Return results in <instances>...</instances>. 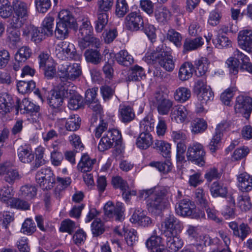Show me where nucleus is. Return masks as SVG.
Here are the masks:
<instances>
[{"label": "nucleus", "instance_id": "f257e3e1", "mask_svg": "<svg viewBox=\"0 0 252 252\" xmlns=\"http://www.w3.org/2000/svg\"><path fill=\"white\" fill-rule=\"evenodd\" d=\"M171 196L170 188L167 187H155L149 189L140 190L138 197L146 200L149 211H161L169 207Z\"/></svg>", "mask_w": 252, "mask_h": 252}, {"label": "nucleus", "instance_id": "f03ea898", "mask_svg": "<svg viewBox=\"0 0 252 252\" xmlns=\"http://www.w3.org/2000/svg\"><path fill=\"white\" fill-rule=\"evenodd\" d=\"M59 22H57L55 30V37L59 40L66 39L69 35V29H76L78 24L70 12L62 10L58 14Z\"/></svg>", "mask_w": 252, "mask_h": 252}, {"label": "nucleus", "instance_id": "7ed1b4c3", "mask_svg": "<svg viewBox=\"0 0 252 252\" xmlns=\"http://www.w3.org/2000/svg\"><path fill=\"white\" fill-rule=\"evenodd\" d=\"M150 59L165 70L171 72L175 68V63L171 55V50L163 45L158 46L156 51L151 53Z\"/></svg>", "mask_w": 252, "mask_h": 252}, {"label": "nucleus", "instance_id": "20e7f679", "mask_svg": "<svg viewBox=\"0 0 252 252\" xmlns=\"http://www.w3.org/2000/svg\"><path fill=\"white\" fill-rule=\"evenodd\" d=\"M31 4L19 0H14L12 2V8L14 15L11 18V26L19 28L25 21L28 18Z\"/></svg>", "mask_w": 252, "mask_h": 252}, {"label": "nucleus", "instance_id": "39448f33", "mask_svg": "<svg viewBox=\"0 0 252 252\" xmlns=\"http://www.w3.org/2000/svg\"><path fill=\"white\" fill-rule=\"evenodd\" d=\"M56 57L62 60H78L80 57L77 54L75 46L67 41L59 42L55 48Z\"/></svg>", "mask_w": 252, "mask_h": 252}, {"label": "nucleus", "instance_id": "423d86ee", "mask_svg": "<svg viewBox=\"0 0 252 252\" xmlns=\"http://www.w3.org/2000/svg\"><path fill=\"white\" fill-rule=\"evenodd\" d=\"M187 157L189 160L202 166L205 163V152L203 146L198 142L190 144L187 149Z\"/></svg>", "mask_w": 252, "mask_h": 252}, {"label": "nucleus", "instance_id": "0eeeda50", "mask_svg": "<svg viewBox=\"0 0 252 252\" xmlns=\"http://www.w3.org/2000/svg\"><path fill=\"white\" fill-rule=\"evenodd\" d=\"M58 69L60 77L66 80H75L82 74L81 65L77 63H65L60 64Z\"/></svg>", "mask_w": 252, "mask_h": 252}, {"label": "nucleus", "instance_id": "6e6552de", "mask_svg": "<svg viewBox=\"0 0 252 252\" xmlns=\"http://www.w3.org/2000/svg\"><path fill=\"white\" fill-rule=\"evenodd\" d=\"M35 180L43 189H49L53 188L56 182L53 172L50 168H42L38 171L35 175Z\"/></svg>", "mask_w": 252, "mask_h": 252}, {"label": "nucleus", "instance_id": "1a4fd4ad", "mask_svg": "<svg viewBox=\"0 0 252 252\" xmlns=\"http://www.w3.org/2000/svg\"><path fill=\"white\" fill-rule=\"evenodd\" d=\"M15 107L17 113L20 112L22 114H29L32 117L35 116L36 118H32V122L37 123L38 122L39 107L28 99H23L21 102L19 99H17Z\"/></svg>", "mask_w": 252, "mask_h": 252}, {"label": "nucleus", "instance_id": "9d476101", "mask_svg": "<svg viewBox=\"0 0 252 252\" xmlns=\"http://www.w3.org/2000/svg\"><path fill=\"white\" fill-rule=\"evenodd\" d=\"M122 138L121 132L117 129H109L100 139L98 149L103 152L110 149L114 142H118Z\"/></svg>", "mask_w": 252, "mask_h": 252}, {"label": "nucleus", "instance_id": "9b49d317", "mask_svg": "<svg viewBox=\"0 0 252 252\" xmlns=\"http://www.w3.org/2000/svg\"><path fill=\"white\" fill-rule=\"evenodd\" d=\"M183 229V224L174 215L165 218L161 223V229L165 236L175 235Z\"/></svg>", "mask_w": 252, "mask_h": 252}, {"label": "nucleus", "instance_id": "f8f14e48", "mask_svg": "<svg viewBox=\"0 0 252 252\" xmlns=\"http://www.w3.org/2000/svg\"><path fill=\"white\" fill-rule=\"evenodd\" d=\"M105 215L109 218H115L122 221L124 219L125 208L123 203L117 202L115 205L112 201H108L104 206Z\"/></svg>", "mask_w": 252, "mask_h": 252}, {"label": "nucleus", "instance_id": "ddd939ff", "mask_svg": "<svg viewBox=\"0 0 252 252\" xmlns=\"http://www.w3.org/2000/svg\"><path fill=\"white\" fill-rule=\"evenodd\" d=\"M234 109L236 113L241 114L248 119L252 111V98L239 95L236 98Z\"/></svg>", "mask_w": 252, "mask_h": 252}, {"label": "nucleus", "instance_id": "4468645a", "mask_svg": "<svg viewBox=\"0 0 252 252\" xmlns=\"http://www.w3.org/2000/svg\"><path fill=\"white\" fill-rule=\"evenodd\" d=\"M195 90L197 93L198 100L202 104H206L214 98L213 92L203 80H198L196 82Z\"/></svg>", "mask_w": 252, "mask_h": 252}, {"label": "nucleus", "instance_id": "2eb2a0df", "mask_svg": "<svg viewBox=\"0 0 252 252\" xmlns=\"http://www.w3.org/2000/svg\"><path fill=\"white\" fill-rule=\"evenodd\" d=\"M175 212L180 216L186 217L194 215L195 212V206L193 202L188 198L179 200L176 204L175 207Z\"/></svg>", "mask_w": 252, "mask_h": 252}, {"label": "nucleus", "instance_id": "dca6fc26", "mask_svg": "<svg viewBox=\"0 0 252 252\" xmlns=\"http://www.w3.org/2000/svg\"><path fill=\"white\" fill-rule=\"evenodd\" d=\"M80 118L77 115H73L68 118L58 119L56 125L60 129L74 131L80 127Z\"/></svg>", "mask_w": 252, "mask_h": 252}, {"label": "nucleus", "instance_id": "f3484780", "mask_svg": "<svg viewBox=\"0 0 252 252\" xmlns=\"http://www.w3.org/2000/svg\"><path fill=\"white\" fill-rule=\"evenodd\" d=\"M170 117L172 121L182 124L189 121L190 112L185 106L178 105L171 109Z\"/></svg>", "mask_w": 252, "mask_h": 252}, {"label": "nucleus", "instance_id": "a211bd4d", "mask_svg": "<svg viewBox=\"0 0 252 252\" xmlns=\"http://www.w3.org/2000/svg\"><path fill=\"white\" fill-rule=\"evenodd\" d=\"M0 175L3 176L5 182L11 186L22 177L18 170L6 165H0Z\"/></svg>", "mask_w": 252, "mask_h": 252}, {"label": "nucleus", "instance_id": "6ab92c4d", "mask_svg": "<svg viewBox=\"0 0 252 252\" xmlns=\"http://www.w3.org/2000/svg\"><path fill=\"white\" fill-rule=\"evenodd\" d=\"M17 154L19 161L23 163H31L34 159V153L28 144L20 146L17 150Z\"/></svg>", "mask_w": 252, "mask_h": 252}, {"label": "nucleus", "instance_id": "aec40b11", "mask_svg": "<svg viewBox=\"0 0 252 252\" xmlns=\"http://www.w3.org/2000/svg\"><path fill=\"white\" fill-rule=\"evenodd\" d=\"M238 42L242 49L248 52H252V31L245 29L240 31L238 34Z\"/></svg>", "mask_w": 252, "mask_h": 252}, {"label": "nucleus", "instance_id": "412c9836", "mask_svg": "<svg viewBox=\"0 0 252 252\" xmlns=\"http://www.w3.org/2000/svg\"><path fill=\"white\" fill-rule=\"evenodd\" d=\"M228 226L233 231V235L242 241L244 240L252 232L251 228L245 223L238 225L237 222L231 221L229 223Z\"/></svg>", "mask_w": 252, "mask_h": 252}, {"label": "nucleus", "instance_id": "4be33fe9", "mask_svg": "<svg viewBox=\"0 0 252 252\" xmlns=\"http://www.w3.org/2000/svg\"><path fill=\"white\" fill-rule=\"evenodd\" d=\"M68 87L66 89L64 88L63 91H65V93L63 94L64 97H70L68 103V107L70 110H77L80 108L82 105V98L80 95L75 94L74 86H72V89Z\"/></svg>", "mask_w": 252, "mask_h": 252}, {"label": "nucleus", "instance_id": "5701e85b", "mask_svg": "<svg viewBox=\"0 0 252 252\" xmlns=\"http://www.w3.org/2000/svg\"><path fill=\"white\" fill-rule=\"evenodd\" d=\"M155 99L158 112L161 115H167L173 105L172 101L160 93L156 94Z\"/></svg>", "mask_w": 252, "mask_h": 252}, {"label": "nucleus", "instance_id": "b1692460", "mask_svg": "<svg viewBox=\"0 0 252 252\" xmlns=\"http://www.w3.org/2000/svg\"><path fill=\"white\" fill-rule=\"evenodd\" d=\"M143 24V20L140 15L136 12L129 13L125 18V24L130 31H137L139 26Z\"/></svg>", "mask_w": 252, "mask_h": 252}, {"label": "nucleus", "instance_id": "393cba45", "mask_svg": "<svg viewBox=\"0 0 252 252\" xmlns=\"http://www.w3.org/2000/svg\"><path fill=\"white\" fill-rule=\"evenodd\" d=\"M237 187L242 192H248L252 190V176L246 172L239 174L237 177Z\"/></svg>", "mask_w": 252, "mask_h": 252}, {"label": "nucleus", "instance_id": "a878e982", "mask_svg": "<svg viewBox=\"0 0 252 252\" xmlns=\"http://www.w3.org/2000/svg\"><path fill=\"white\" fill-rule=\"evenodd\" d=\"M237 52L243 53L238 49H235L233 52L232 56L228 58L225 61V64L229 70V73L234 75L238 73L240 64L239 61L240 56H236Z\"/></svg>", "mask_w": 252, "mask_h": 252}, {"label": "nucleus", "instance_id": "bb28decb", "mask_svg": "<svg viewBox=\"0 0 252 252\" xmlns=\"http://www.w3.org/2000/svg\"><path fill=\"white\" fill-rule=\"evenodd\" d=\"M91 35H85L78 33V45L81 49H84L89 46L98 48L100 47V42L98 38L94 37Z\"/></svg>", "mask_w": 252, "mask_h": 252}, {"label": "nucleus", "instance_id": "cd10ccee", "mask_svg": "<svg viewBox=\"0 0 252 252\" xmlns=\"http://www.w3.org/2000/svg\"><path fill=\"white\" fill-rule=\"evenodd\" d=\"M23 34L26 36H31V40L35 43L40 42L46 36L41 31L32 25L26 26L23 29Z\"/></svg>", "mask_w": 252, "mask_h": 252}, {"label": "nucleus", "instance_id": "c85d7f7f", "mask_svg": "<svg viewBox=\"0 0 252 252\" xmlns=\"http://www.w3.org/2000/svg\"><path fill=\"white\" fill-rule=\"evenodd\" d=\"M135 113L131 106L127 104H122L119 106V117L124 123L132 121L135 118Z\"/></svg>", "mask_w": 252, "mask_h": 252}, {"label": "nucleus", "instance_id": "c756f323", "mask_svg": "<svg viewBox=\"0 0 252 252\" xmlns=\"http://www.w3.org/2000/svg\"><path fill=\"white\" fill-rule=\"evenodd\" d=\"M13 107L11 96L6 93L0 94V114L5 116L9 114Z\"/></svg>", "mask_w": 252, "mask_h": 252}, {"label": "nucleus", "instance_id": "7c9ffc66", "mask_svg": "<svg viewBox=\"0 0 252 252\" xmlns=\"http://www.w3.org/2000/svg\"><path fill=\"white\" fill-rule=\"evenodd\" d=\"M166 247L168 250L171 252H176L181 249L184 245L182 239L177 234L166 236Z\"/></svg>", "mask_w": 252, "mask_h": 252}, {"label": "nucleus", "instance_id": "2f4dec72", "mask_svg": "<svg viewBox=\"0 0 252 252\" xmlns=\"http://www.w3.org/2000/svg\"><path fill=\"white\" fill-rule=\"evenodd\" d=\"M154 142L150 132H141L136 140V145L141 150H146L152 145Z\"/></svg>", "mask_w": 252, "mask_h": 252}, {"label": "nucleus", "instance_id": "473e14b6", "mask_svg": "<svg viewBox=\"0 0 252 252\" xmlns=\"http://www.w3.org/2000/svg\"><path fill=\"white\" fill-rule=\"evenodd\" d=\"M15 191L13 187L5 185L0 187V202L8 206L13 199Z\"/></svg>", "mask_w": 252, "mask_h": 252}, {"label": "nucleus", "instance_id": "72a5a7b5", "mask_svg": "<svg viewBox=\"0 0 252 252\" xmlns=\"http://www.w3.org/2000/svg\"><path fill=\"white\" fill-rule=\"evenodd\" d=\"M114 123L113 116H109L100 120L98 126L95 127L94 130L95 137L100 138L103 132L106 130L108 127H109V129H112L111 127L114 126Z\"/></svg>", "mask_w": 252, "mask_h": 252}, {"label": "nucleus", "instance_id": "f704fd0d", "mask_svg": "<svg viewBox=\"0 0 252 252\" xmlns=\"http://www.w3.org/2000/svg\"><path fill=\"white\" fill-rule=\"evenodd\" d=\"M194 70L193 64L189 62L182 63L179 68L178 77L181 81H186L190 78Z\"/></svg>", "mask_w": 252, "mask_h": 252}, {"label": "nucleus", "instance_id": "c9c22d12", "mask_svg": "<svg viewBox=\"0 0 252 252\" xmlns=\"http://www.w3.org/2000/svg\"><path fill=\"white\" fill-rule=\"evenodd\" d=\"M210 192L214 197H225L228 192V187L222 182H215L211 185Z\"/></svg>", "mask_w": 252, "mask_h": 252}, {"label": "nucleus", "instance_id": "e433bc0d", "mask_svg": "<svg viewBox=\"0 0 252 252\" xmlns=\"http://www.w3.org/2000/svg\"><path fill=\"white\" fill-rule=\"evenodd\" d=\"M37 189L34 185L26 184L21 187L19 195L27 200H32L37 195Z\"/></svg>", "mask_w": 252, "mask_h": 252}, {"label": "nucleus", "instance_id": "4c0bfd02", "mask_svg": "<svg viewBox=\"0 0 252 252\" xmlns=\"http://www.w3.org/2000/svg\"><path fill=\"white\" fill-rule=\"evenodd\" d=\"M63 92L61 94V91H52L51 95L48 99L49 106L54 109L59 110L63 103Z\"/></svg>", "mask_w": 252, "mask_h": 252}, {"label": "nucleus", "instance_id": "58836bf2", "mask_svg": "<svg viewBox=\"0 0 252 252\" xmlns=\"http://www.w3.org/2000/svg\"><path fill=\"white\" fill-rule=\"evenodd\" d=\"M95 161V159H92L88 155L84 154L78 164V169L83 172H89L92 169Z\"/></svg>", "mask_w": 252, "mask_h": 252}, {"label": "nucleus", "instance_id": "ea45409f", "mask_svg": "<svg viewBox=\"0 0 252 252\" xmlns=\"http://www.w3.org/2000/svg\"><path fill=\"white\" fill-rule=\"evenodd\" d=\"M190 96L191 91L186 87H179L174 93V99L179 103L185 102L189 99Z\"/></svg>", "mask_w": 252, "mask_h": 252}, {"label": "nucleus", "instance_id": "a19ab883", "mask_svg": "<svg viewBox=\"0 0 252 252\" xmlns=\"http://www.w3.org/2000/svg\"><path fill=\"white\" fill-rule=\"evenodd\" d=\"M204 44L202 37H198L194 39H186L184 43V50L186 52L196 50Z\"/></svg>", "mask_w": 252, "mask_h": 252}, {"label": "nucleus", "instance_id": "79ce46f5", "mask_svg": "<svg viewBox=\"0 0 252 252\" xmlns=\"http://www.w3.org/2000/svg\"><path fill=\"white\" fill-rule=\"evenodd\" d=\"M125 239L128 246L132 247L138 241L137 231L133 228L123 227Z\"/></svg>", "mask_w": 252, "mask_h": 252}, {"label": "nucleus", "instance_id": "37998d69", "mask_svg": "<svg viewBox=\"0 0 252 252\" xmlns=\"http://www.w3.org/2000/svg\"><path fill=\"white\" fill-rule=\"evenodd\" d=\"M155 148L158 150L160 154L164 158L170 157L171 145L167 141L163 140H156L155 143Z\"/></svg>", "mask_w": 252, "mask_h": 252}, {"label": "nucleus", "instance_id": "c03bdc74", "mask_svg": "<svg viewBox=\"0 0 252 252\" xmlns=\"http://www.w3.org/2000/svg\"><path fill=\"white\" fill-rule=\"evenodd\" d=\"M32 55V50L28 46H24L20 48L15 54L16 62L25 63Z\"/></svg>", "mask_w": 252, "mask_h": 252}, {"label": "nucleus", "instance_id": "a18cd8bd", "mask_svg": "<svg viewBox=\"0 0 252 252\" xmlns=\"http://www.w3.org/2000/svg\"><path fill=\"white\" fill-rule=\"evenodd\" d=\"M54 18L47 15L42 22L41 30L46 36H50L53 34V26Z\"/></svg>", "mask_w": 252, "mask_h": 252}, {"label": "nucleus", "instance_id": "49530a36", "mask_svg": "<svg viewBox=\"0 0 252 252\" xmlns=\"http://www.w3.org/2000/svg\"><path fill=\"white\" fill-rule=\"evenodd\" d=\"M145 77V72L142 67L135 65L128 73L126 81H136L142 79Z\"/></svg>", "mask_w": 252, "mask_h": 252}, {"label": "nucleus", "instance_id": "de8ad7c7", "mask_svg": "<svg viewBox=\"0 0 252 252\" xmlns=\"http://www.w3.org/2000/svg\"><path fill=\"white\" fill-rule=\"evenodd\" d=\"M117 62L120 64L125 66H128L133 63V59L127 51L122 50L115 56Z\"/></svg>", "mask_w": 252, "mask_h": 252}, {"label": "nucleus", "instance_id": "09e8293b", "mask_svg": "<svg viewBox=\"0 0 252 252\" xmlns=\"http://www.w3.org/2000/svg\"><path fill=\"white\" fill-rule=\"evenodd\" d=\"M84 56L87 62L91 63L94 64H97L101 61V56L99 51L97 49H92L87 50L84 53Z\"/></svg>", "mask_w": 252, "mask_h": 252}, {"label": "nucleus", "instance_id": "8fccbe9b", "mask_svg": "<svg viewBox=\"0 0 252 252\" xmlns=\"http://www.w3.org/2000/svg\"><path fill=\"white\" fill-rule=\"evenodd\" d=\"M207 127L206 122L201 118H196L191 122L190 130L192 133L203 132Z\"/></svg>", "mask_w": 252, "mask_h": 252}, {"label": "nucleus", "instance_id": "3c124183", "mask_svg": "<svg viewBox=\"0 0 252 252\" xmlns=\"http://www.w3.org/2000/svg\"><path fill=\"white\" fill-rule=\"evenodd\" d=\"M237 206L242 210L247 211L252 207L251 198L248 194L239 195L237 199Z\"/></svg>", "mask_w": 252, "mask_h": 252}, {"label": "nucleus", "instance_id": "603ef678", "mask_svg": "<svg viewBox=\"0 0 252 252\" xmlns=\"http://www.w3.org/2000/svg\"><path fill=\"white\" fill-rule=\"evenodd\" d=\"M157 20L160 23H164L169 20L171 17V13L165 6L158 7L155 13Z\"/></svg>", "mask_w": 252, "mask_h": 252}, {"label": "nucleus", "instance_id": "864d4df0", "mask_svg": "<svg viewBox=\"0 0 252 252\" xmlns=\"http://www.w3.org/2000/svg\"><path fill=\"white\" fill-rule=\"evenodd\" d=\"M108 13L97 12V20L95 23V30L97 32H101L108 22Z\"/></svg>", "mask_w": 252, "mask_h": 252}, {"label": "nucleus", "instance_id": "5fc2aeb1", "mask_svg": "<svg viewBox=\"0 0 252 252\" xmlns=\"http://www.w3.org/2000/svg\"><path fill=\"white\" fill-rule=\"evenodd\" d=\"M18 92L25 94L30 93L35 87V83L33 81H19L17 85Z\"/></svg>", "mask_w": 252, "mask_h": 252}, {"label": "nucleus", "instance_id": "6e6d98bb", "mask_svg": "<svg viewBox=\"0 0 252 252\" xmlns=\"http://www.w3.org/2000/svg\"><path fill=\"white\" fill-rule=\"evenodd\" d=\"M78 22L80 23L79 29V34H82L85 35H91L93 32V29L91 26V22L87 17H84Z\"/></svg>", "mask_w": 252, "mask_h": 252}, {"label": "nucleus", "instance_id": "4d7b16f0", "mask_svg": "<svg viewBox=\"0 0 252 252\" xmlns=\"http://www.w3.org/2000/svg\"><path fill=\"white\" fill-rule=\"evenodd\" d=\"M213 43L216 48L222 49L228 47L231 44V41L225 34L219 33L213 40Z\"/></svg>", "mask_w": 252, "mask_h": 252}, {"label": "nucleus", "instance_id": "13d9d810", "mask_svg": "<svg viewBox=\"0 0 252 252\" xmlns=\"http://www.w3.org/2000/svg\"><path fill=\"white\" fill-rule=\"evenodd\" d=\"M128 11V5L126 0H117L115 13L118 17H123Z\"/></svg>", "mask_w": 252, "mask_h": 252}, {"label": "nucleus", "instance_id": "bf43d9fd", "mask_svg": "<svg viewBox=\"0 0 252 252\" xmlns=\"http://www.w3.org/2000/svg\"><path fill=\"white\" fill-rule=\"evenodd\" d=\"M236 90L235 86H232L222 93L220 95V99L222 102L225 105H229Z\"/></svg>", "mask_w": 252, "mask_h": 252}, {"label": "nucleus", "instance_id": "052dcab7", "mask_svg": "<svg viewBox=\"0 0 252 252\" xmlns=\"http://www.w3.org/2000/svg\"><path fill=\"white\" fill-rule=\"evenodd\" d=\"M12 7L8 0H0V16L4 18L10 16L12 14Z\"/></svg>", "mask_w": 252, "mask_h": 252}, {"label": "nucleus", "instance_id": "680f3d73", "mask_svg": "<svg viewBox=\"0 0 252 252\" xmlns=\"http://www.w3.org/2000/svg\"><path fill=\"white\" fill-rule=\"evenodd\" d=\"M150 165L156 167L159 171L163 173H168L172 169V163L169 160L165 162H152L150 163Z\"/></svg>", "mask_w": 252, "mask_h": 252}, {"label": "nucleus", "instance_id": "e2e57ef3", "mask_svg": "<svg viewBox=\"0 0 252 252\" xmlns=\"http://www.w3.org/2000/svg\"><path fill=\"white\" fill-rule=\"evenodd\" d=\"M222 136H220L219 134L215 132L214 134L210 143L208 145L209 150L212 153H214L218 150L220 149L221 147V139Z\"/></svg>", "mask_w": 252, "mask_h": 252}, {"label": "nucleus", "instance_id": "0e129e2a", "mask_svg": "<svg viewBox=\"0 0 252 252\" xmlns=\"http://www.w3.org/2000/svg\"><path fill=\"white\" fill-rule=\"evenodd\" d=\"M103 222L100 219H95L91 224V231L94 236H98L104 232Z\"/></svg>", "mask_w": 252, "mask_h": 252}, {"label": "nucleus", "instance_id": "69168bd1", "mask_svg": "<svg viewBox=\"0 0 252 252\" xmlns=\"http://www.w3.org/2000/svg\"><path fill=\"white\" fill-rule=\"evenodd\" d=\"M140 128L141 132H150L154 130V120L149 116L145 117L140 123Z\"/></svg>", "mask_w": 252, "mask_h": 252}, {"label": "nucleus", "instance_id": "338daca9", "mask_svg": "<svg viewBox=\"0 0 252 252\" xmlns=\"http://www.w3.org/2000/svg\"><path fill=\"white\" fill-rule=\"evenodd\" d=\"M167 39L173 42L176 46L181 45L182 36L181 34L173 29H170L166 34Z\"/></svg>", "mask_w": 252, "mask_h": 252}, {"label": "nucleus", "instance_id": "774afa93", "mask_svg": "<svg viewBox=\"0 0 252 252\" xmlns=\"http://www.w3.org/2000/svg\"><path fill=\"white\" fill-rule=\"evenodd\" d=\"M36 230L35 223L32 220L27 219L23 223L21 232L26 235L32 234Z\"/></svg>", "mask_w": 252, "mask_h": 252}]
</instances>
